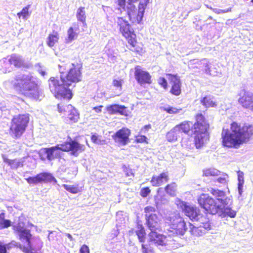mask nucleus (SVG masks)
<instances>
[{"mask_svg":"<svg viewBox=\"0 0 253 253\" xmlns=\"http://www.w3.org/2000/svg\"><path fill=\"white\" fill-rule=\"evenodd\" d=\"M223 11H224V13L231 12L232 11V8L230 7V8H228L226 9H223Z\"/></svg>","mask_w":253,"mask_h":253,"instance_id":"69168bd1","label":"nucleus"},{"mask_svg":"<svg viewBox=\"0 0 253 253\" xmlns=\"http://www.w3.org/2000/svg\"><path fill=\"white\" fill-rule=\"evenodd\" d=\"M238 191L240 196L243 192V184L244 183V173L242 171L238 172Z\"/></svg>","mask_w":253,"mask_h":253,"instance_id":"c9c22d12","label":"nucleus"},{"mask_svg":"<svg viewBox=\"0 0 253 253\" xmlns=\"http://www.w3.org/2000/svg\"><path fill=\"white\" fill-rule=\"evenodd\" d=\"M147 137L144 135H138L136 137V140L138 143H142L145 142L147 143L148 142L147 141Z\"/></svg>","mask_w":253,"mask_h":253,"instance_id":"13d9d810","label":"nucleus"},{"mask_svg":"<svg viewBox=\"0 0 253 253\" xmlns=\"http://www.w3.org/2000/svg\"><path fill=\"white\" fill-rule=\"evenodd\" d=\"M10 226H11V221L4 218L3 213L0 214V230L7 228Z\"/></svg>","mask_w":253,"mask_h":253,"instance_id":"f704fd0d","label":"nucleus"},{"mask_svg":"<svg viewBox=\"0 0 253 253\" xmlns=\"http://www.w3.org/2000/svg\"><path fill=\"white\" fill-rule=\"evenodd\" d=\"M66 235L69 239H70L71 241H72L73 240V237L71 234L67 233Z\"/></svg>","mask_w":253,"mask_h":253,"instance_id":"774afa93","label":"nucleus"},{"mask_svg":"<svg viewBox=\"0 0 253 253\" xmlns=\"http://www.w3.org/2000/svg\"><path fill=\"white\" fill-rule=\"evenodd\" d=\"M29 121V117L28 114L14 117L12 120L10 126L11 135L15 138L20 137L25 131Z\"/></svg>","mask_w":253,"mask_h":253,"instance_id":"1a4fd4ad","label":"nucleus"},{"mask_svg":"<svg viewBox=\"0 0 253 253\" xmlns=\"http://www.w3.org/2000/svg\"><path fill=\"white\" fill-rule=\"evenodd\" d=\"M130 134V131L129 129L123 128L117 131L112 137L119 146H125L129 142Z\"/></svg>","mask_w":253,"mask_h":253,"instance_id":"ddd939ff","label":"nucleus"},{"mask_svg":"<svg viewBox=\"0 0 253 253\" xmlns=\"http://www.w3.org/2000/svg\"><path fill=\"white\" fill-rule=\"evenodd\" d=\"M219 175L220 171L215 169L210 168L203 170V175L205 176L215 177Z\"/></svg>","mask_w":253,"mask_h":253,"instance_id":"72a5a7b5","label":"nucleus"},{"mask_svg":"<svg viewBox=\"0 0 253 253\" xmlns=\"http://www.w3.org/2000/svg\"><path fill=\"white\" fill-rule=\"evenodd\" d=\"M62 186L68 192L73 193V194H77L80 192V190L78 187V185H67V184H63Z\"/></svg>","mask_w":253,"mask_h":253,"instance_id":"ea45409f","label":"nucleus"},{"mask_svg":"<svg viewBox=\"0 0 253 253\" xmlns=\"http://www.w3.org/2000/svg\"><path fill=\"white\" fill-rule=\"evenodd\" d=\"M203 225H201L203 229L205 230V232L206 231H208L211 229V225L209 222V220L206 221V222H202Z\"/></svg>","mask_w":253,"mask_h":253,"instance_id":"4d7b16f0","label":"nucleus"},{"mask_svg":"<svg viewBox=\"0 0 253 253\" xmlns=\"http://www.w3.org/2000/svg\"><path fill=\"white\" fill-rule=\"evenodd\" d=\"M176 186L175 183H172L165 187V191L170 196H174L175 195Z\"/></svg>","mask_w":253,"mask_h":253,"instance_id":"58836bf2","label":"nucleus"},{"mask_svg":"<svg viewBox=\"0 0 253 253\" xmlns=\"http://www.w3.org/2000/svg\"><path fill=\"white\" fill-rule=\"evenodd\" d=\"M165 220L166 223L169 226L168 230L169 232V236L184 234L186 230V223L179 213H171L166 217Z\"/></svg>","mask_w":253,"mask_h":253,"instance_id":"6e6552de","label":"nucleus"},{"mask_svg":"<svg viewBox=\"0 0 253 253\" xmlns=\"http://www.w3.org/2000/svg\"><path fill=\"white\" fill-rule=\"evenodd\" d=\"M103 108L102 105H100L97 107H95L92 108V110L97 114L100 113L102 112V109Z\"/></svg>","mask_w":253,"mask_h":253,"instance_id":"e2e57ef3","label":"nucleus"},{"mask_svg":"<svg viewBox=\"0 0 253 253\" xmlns=\"http://www.w3.org/2000/svg\"><path fill=\"white\" fill-rule=\"evenodd\" d=\"M198 202L202 208L212 214L219 213L223 217L227 216L231 218H234L236 215L237 211L230 207L217 205L215 200L207 194L201 195Z\"/></svg>","mask_w":253,"mask_h":253,"instance_id":"423d86ee","label":"nucleus"},{"mask_svg":"<svg viewBox=\"0 0 253 253\" xmlns=\"http://www.w3.org/2000/svg\"><path fill=\"white\" fill-rule=\"evenodd\" d=\"M0 65L2 67V72L6 73L7 72H10L11 64L9 62V58H4L0 60Z\"/></svg>","mask_w":253,"mask_h":253,"instance_id":"473e14b6","label":"nucleus"},{"mask_svg":"<svg viewBox=\"0 0 253 253\" xmlns=\"http://www.w3.org/2000/svg\"><path fill=\"white\" fill-rule=\"evenodd\" d=\"M84 150V147L75 141H71L50 148L41 149L39 152L41 159L42 160L47 159L49 161L53 160L61 156V151H71V154L77 156L80 153Z\"/></svg>","mask_w":253,"mask_h":253,"instance_id":"20e7f679","label":"nucleus"},{"mask_svg":"<svg viewBox=\"0 0 253 253\" xmlns=\"http://www.w3.org/2000/svg\"><path fill=\"white\" fill-rule=\"evenodd\" d=\"M76 17L79 22L85 24L86 15L85 8L84 7H79L77 11Z\"/></svg>","mask_w":253,"mask_h":253,"instance_id":"2f4dec72","label":"nucleus"},{"mask_svg":"<svg viewBox=\"0 0 253 253\" xmlns=\"http://www.w3.org/2000/svg\"><path fill=\"white\" fill-rule=\"evenodd\" d=\"M79 26V23L75 22L68 29L65 39L66 43H70L78 38L80 33Z\"/></svg>","mask_w":253,"mask_h":253,"instance_id":"a211bd4d","label":"nucleus"},{"mask_svg":"<svg viewBox=\"0 0 253 253\" xmlns=\"http://www.w3.org/2000/svg\"><path fill=\"white\" fill-rule=\"evenodd\" d=\"M114 2L119 6L118 9L121 8L125 9L126 0H114Z\"/></svg>","mask_w":253,"mask_h":253,"instance_id":"3c124183","label":"nucleus"},{"mask_svg":"<svg viewBox=\"0 0 253 253\" xmlns=\"http://www.w3.org/2000/svg\"><path fill=\"white\" fill-rule=\"evenodd\" d=\"M80 251L81 253H89V248L85 245H84L81 247Z\"/></svg>","mask_w":253,"mask_h":253,"instance_id":"bf43d9fd","label":"nucleus"},{"mask_svg":"<svg viewBox=\"0 0 253 253\" xmlns=\"http://www.w3.org/2000/svg\"><path fill=\"white\" fill-rule=\"evenodd\" d=\"M120 114L124 116L128 115V110L124 106L120 105V108L118 110V112Z\"/></svg>","mask_w":253,"mask_h":253,"instance_id":"603ef678","label":"nucleus"},{"mask_svg":"<svg viewBox=\"0 0 253 253\" xmlns=\"http://www.w3.org/2000/svg\"><path fill=\"white\" fill-rule=\"evenodd\" d=\"M134 74L136 80L140 84L151 83V76L148 72L143 70L140 67H135Z\"/></svg>","mask_w":253,"mask_h":253,"instance_id":"dca6fc26","label":"nucleus"},{"mask_svg":"<svg viewBox=\"0 0 253 253\" xmlns=\"http://www.w3.org/2000/svg\"><path fill=\"white\" fill-rule=\"evenodd\" d=\"M169 180V174L167 172H165L161 173L159 175L153 176L151 183L153 186L158 187L167 183Z\"/></svg>","mask_w":253,"mask_h":253,"instance_id":"412c9836","label":"nucleus"},{"mask_svg":"<svg viewBox=\"0 0 253 253\" xmlns=\"http://www.w3.org/2000/svg\"><path fill=\"white\" fill-rule=\"evenodd\" d=\"M123 80L121 79H114L113 81V84L114 86L118 88L119 90L122 89Z\"/></svg>","mask_w":253,"mask_h":253,"instance_id":"8fccbe9b","label":"nucleus"},{"mask_svg":"<svg viewBox=\"0 0 253 253\" xmlns=\"http://www.w3.org/2000/svg\"><path fill=\"white\" fill-rule=\"evenodd\" d=\"M13 229L16 231L20 237V239L22 241H25L27 243V247L25 248L24 252L25 253H40L35 252L37 250H40L42 247V243L39 239H36V241L37 246H35L31 244L30 238L31 234L29 230L25 228V224L23 222H19L17 224L13 225Z\"/></svg>","mask_w":253,"mask_h":253,"instance_id":"0eeeda50","label":"nucleus"},{"mask_svg":"<svg viewBox=\"0 0 253 253\" xmlns=\"http://www.w3.org/2000/svg\"><path fill=\"white\" fill-rule=\"evenodd\" d=\"M39 72L42 76H44L45 75H46V71L43 70L42 69H39Z\"/></svg>","mask_w":253,"mask_h":253,"instance_id":"0e129e2a","label":"nucleus"},{"mask_svg":"<svg viewBox=\"0 0 253 253\" xmlns=\"http://www.w3.org/2000/svg\"><path fill=\"white\" fill-rule=\"evenodd\" d=\"M78 172V169L76 167H72L70 169H68V174L76 175Z\"/></svg>","mask_w":253,"mask_h":253,"instance_id":"6e6d98bb","label":"nucleus"},{"mask_svg":"<svg viewBox=\"0 0 253 253\" xmlns=\"http://www.w3.org/2000/svg\"><path fill=\"white\" fill-rule=\"evenodd\" d=\"M141 247L142 253H155L153 247L150 244H143L141 245Z\"/></svg>","mask_w":253,"mask_h":253,"instance_id":"37998d69","label":"nucleus"},{"mask_svg":"<svg viewBox=\"0 0 253 253\" xmlns=\"http://www.w3.org/2000/svg\"><path fill=\"white\" fill-rule=\"evenodd\" d=\"M196 122L193 124L191 122L185 121L180 125L176 126L179 128L180 134L182 132L194 135V140L197 148L205 145L209 139L208 130L209 125L202 114H198L196 117Z\"/></svg>","mask_w":253,"mask_h":253,"instance_id":"f03ea898","label":"nucleus"},{"mask_svg":"<svg viewBox=\"0 0 253 253\" xmlns=\"http://www.w3.org/2000/svg\"><path fill=\"white\" fill-rule=\"evenodd\" d=\"M136 234L137 236L139 241L141 243V245L143 244H147L149 243L145 242V235L146 233L142 225H138L137 229L135 230ZM150 244L151 245V243Z\"/></svg>","mask_w":253,"mask_h":253,"instance_id":"c85d7f7f","label":"nucleus"},{"mask_svg":"<svg viewBox=\"0 0 253 253\" xmlns=\"http://www.w3.org/2000/svg\"><path fill=\"white\" fill-rule=\"evenodd\" d=\"M164 110L170 114H183L184 112L182 108L173 107H165Z\"/></svg>","mask_w":253,"mask_h":253,"instance_id":"e433bc0d","label":"nucleus"},{"mask_svg":"<svg viewBox=\"0 0 253 253\" xmlns=\"http://www.w3.org/2000/svg\"><path fill=\"white\" fill-rule=\"evenodd\" d=\"M207 6L208 8L212 10V11L217 14L224 13V11H223V9L218 8H212L211 7H209L208 5Z\"/></svg>","mask_w":253,"mask_h":253,"instance_id":"680f3d73","label":"nucleus"},{"mask_svg":"<svg viewBox=\"0 0 253 253\" xmlns=\"http://www.w3.org/2000/svg\"><path fill=\"white\" fill-rule=\"evenodd\" d=\"M189 65H195V67L196 68H204L205 73L207 74L212 76L217 75V71L211 69V67L209 66V62L206 59L201 60L193 59L190 61Z\"/></svg>","mask_w":253,"mask_h":253,"instance_id":"2eb2a0df","label":"nucleus"},{"mask_svg":"<svg viewBox=\"0 0 253 253\" xmlns=\"http://www.w3.org/2000/svg\"><path fill=\"white\" fill-rule=\"evenodd\" d=\"M66 110L70 112L68 116V119L74 123L77 122L79 119V114L77 110L71 105L67 106Z\"/></svg>","mask_w":253,"mask_h":253,"instance_id":"a878e982","label":"nucleus"},{"mask_svg":"<svg viewBox=\"0 0 253 253\" xmlns=\"http://www.w3.org/2000/svg\"><path fill=\"white\" fill-rule=\"evenodd\" d=\"M211 193L216 198V200L220 203L221 205L223 206H227L232 202V200L230 197H225V192L222 191L211 189Z\"/></svg>","mask_w":253,"mask_h":253,"instance_id":"aec40b11","label":"nucleus"},{"mask_svg":"<svg viewBox=\"0 0 253 253\" xmlns=\"http://www.w3.org/2000/svg\"><path fill=\"white\" fill-rule=\"evenodd\" d=\"M59 39V34L57 32L53 31L50 34L46 39V43L49 47H53L56 44Z\"/></svg>","mask_w":253,"mask_h":253,"instance_id":"bb28decb","label":"nucleus"},{"mask_svg":"<svg viewBox=\"0 0 253 253\" xmlns=\"http://www.w3.org/2000/svg\"><path fill=\"white\" fill-rule=\"evenodd\" d=\"M159 84L163 86L164 88L166 89L167 87V82L166 80L163 77H160L158 80Z\"/></svg>","mask_w":253,"mask_h":253,"instance_id":"5fc2aeb1","label":"nucleus"},{"mask_svg":"<svg viewBox=\"0 0 253 253\" xmlns=\"http://www.w3.org/2000/svg\"><path fill=\"white\" fill-rule=\"evenodd\" d=\"M26 180L30 184H37L39 183H41L39 177V174H37L36 176L34 177H30L29 178H26Z\"/></svg>","mask_w":253,"mask_h":253,"instance_id":"de8ad7c7","label":"nucleus"},{"mask_svg":"<svg viewBox=\"0 0 253 253\" xmlns=\"http://www.w3.org/2000/svg\"><path fill=\"white\" fill-rule=\"evenodd\" d=\"M2 159L4 162L10 166L12 169H17L18 168L22 167L24 161L22 159L10 160L7 158L4 155H2Z\"/></svg>","mask_w":253,"mask_h":253,"instance_id":"5701e85b","label":"nucleus"},{"mask_svg":"<svg viewBox=\"0 0 253 253\" xmlns=\"http://www.w3.org/2000/svg\"><path fill=\"white\" fill-rule=\"evenodd\" d=\"M156 230L151 231L149 234L148 243H154L156 246H167L169 248L172 247L173 240L169 237L158 233Z\"/></svg>","mask_w":253,"mask_h":253,"instance_id":"9b49d317","label":"nucleus"},{"mask_svg":"<svg viewBox=\"0 0 253 253\" xmlns=\"http://www.w3.org/2000/svg\"><path fill=\"white\" fill-rule=\"evenodd\" d=\"M189 232L191 235L197 237L203 236L206 234L205 230L203 229L201 225L196 227L191 223L189 224Z\"/></svg>","mask_w":253,"mask_h":253,"instance_id":"393cba45","label":"nucleus"},{"mask_svg":"<svg viewBox=\"0 0 253 253\" xmlns=\"http://www.w3.org/2000/svg\"><path fill=\"white\" fill-rule=\"evenodd\" d=\"M91 141L98 145H104L105 143V140L102 139L101 136L98 135L93 134L91 137Z\"/></svg>","mask_w":253,"mask_h":253,"instance_id":"c03bdc74","label":"nucleus"},{"mask_svg":"<svg viewBox=\"0 0 253 253\" xmlns=\"http://www.w3.org/2000/svg\"><path fill=\"white\" fill-rule=\"evenodd\" d=\"M150 190L148 187L144 188L140 191V195L143 197H146L150 193Z\"/></svg>","mask_w":253,"mask_h":253,"instance_id":"864d4df0","label":"nucleus"},{"mask_svg":"<svg viewBox=\"0 0 253 253\" xmlns=\"http://www.w3.org/2000/svg\"><path fill=\"white\" fill-rule=\"evenodd\" d=\"M119 108L120 105L114 104L107 106L106 110L110 114H115L118 112Z\"/></svg>","mask_w":253,"mask_h":253,"instance_id":"a18cd8bd","label":"nucleus"},{"mask_svg":"<svg viewBox=\"0 0 253 253\" xmlns=\"http://www.w3.org/2000/svg\"><path fill=\"white\" fill-rule=\"evenodd\" d=\"M253 134V126L241 127L237 123L231 124L230 130L223 128L221 133L222 145L229 148H238L247 141Z\"/></svg>","mask_w":253,"mask_h":253,"instance_id":"7ed1b4c3","label":"nucleus"},{"mask_svg":"<svg viewBox=\"0 0 253 253\" xmlns=\"http://www.w3.org/2000/svg\"><path fill=\"white\" fill-rule=\"evenodd\" d=\"M144 211L146 213V218L148 217V216H149L150 214H156L155 213H154V212L155 211V209L153 207L149 206L146 207L144 209Z\"/></svg>","mask_w":253,"mask_h":253,"instance_id":"09e8293b","label":"nucleus"},{"mask_svg":"<svg viewBox=\"0 0 253 253\" xmlns=\"http://www.w3.org/2000/svg\"><path fill=\"white\" fill-rule=\"evenodd\" d=\"M9 59L10 63L15 67H20L24 65V60L19 55L13 54L9 57Z\"/></svg>","mask_w":253,"mask_h":253,"instance_id":"cd10ccee","label":"nucleus"},{"mask_svg":"<svg viewBox=\"0 0 253 253\" xmlns=\"http://www.w3.org/2000/svg\"><path fill=\"white\" fill-rule=\"evenodd\" d=\"M167 79L172 84L171 92L176 96L181 93V82L179 77L176 75L168 74L166 75Z\"/></svg>","mask_w":253,"mask_h":253,"instance_id":"f3484780","label":"nucleus"},{"mask_svg":"<svg viewBox=\"0 0 253 253\" xmlns=\"http://www.w3.org/2000/svg\"><path fill=\"white\" fill-rule=\"evenodd\" d=\"M0 253H7L6 245H4L1 242H0Z\"/></svg>","mask_w":253,"mask_h":253,"instance_id":"052dcab7","label":"nucleus"},{"mask_svg":"<svg viewBox=\"0 0 253 253\" xmlns=\"http://www.w3.org/2000/svg\"><path fill=\"white\" fill-rule=\"evenodd\" d=\"M62 108H63L62 106H60V104L58 105V110L59 112H60V113L62 112V111H63Z\"/></svg>","mask_w":253,"mask_h":253,"instance_id":"338daca9","label":"nucleus"},{"mask_svg":"<svg viewBox=\"0 0 253 253\" xmlns=\"http://www.w3.org/2000/svg\"><path fill=\"white\" fill-rule=\"evenodd\" d=\"M146 219L148 227L151 231L159 229L160 219L157 214H150Z\"/></svg>","mask_w":253,"mask_h":253,"instance_id":"4be33fe9","label":"nucleus"},{"mask_svg":"<svg viewBox=\"0 0 253 253\" xmlns=\"http://www.w3.org/2000/svg\"><path fill=\"white\" fill-rule=\"evenodd\" d=\"M150 0H140L138 5V20H142L145 10Z\"/></svg>","mask_w":253,"mask_h":253,"instance_id":"7c9ffc66","label":"nucleus"},{"mask_svg":"<svg viewBox=\"0 0 253 253\" xmlns=\"http://www.w3.org/2000/svg\"><path fill=\"white\" fill-rule=\"evenodd\" d=\"M180 134L178 127L175 126L167 133L166 138L169 142H174L177 140Z\"/></svg>","mask_w":253,"mask_h":253,"instance_id":"b1692460","label":"nucleus"},{"mask_svg":"<svg viewBox=\"0 0 253 253\" xmlns=\"http://www.w3.org/2000/svg\"><path fill=\"white\" fill-rule=\"evenodd\" d=\"M201 102L206 107H213L216 106L215 103L210 96H206L201 100Z\"/></svg>","mask_w":253,"mask_h":253,"instance_id":"4c0bfd02","label":"nucleus"},{"mask_svg":"<svg viewBox=\"0 0 253 253\" xmlns=\"http://www.w3.org/2000/svg\"><path fill=\"white\" fill-rule=\"evenodd\" d=\"M68 74L60 75V80L57 78L51 77L48 80L49 87L51 92L57 98L70 100L72 93L68 87L72 83H76L81 80L80 66L72 64Z\"/></svg>","mask_w":253,"mask_h":253,"instance_id":"f257e3e1","label":"nucleus"},{"mask_svg":"<svg viewBox=\"0 0 253 253\" xmlns=\"http://www.w3.org/2000/svg\"><path fill=\"white\" fill-rule=\"evenodd\" d=\"M134 2H129L128 1L126 8L124 10L126 11L127 14L129 18V20L133 23H139L141 20H138V10L137 11L135 6L133 4Z\"/></svg>","mask_w":253,"mask_h":253,"instance_id":"6ab92c4d","label":"nucleus"},{"mask_svg":"<svg viewBox=\"0 0 253 253\" xmlns=\"http://www.w3.org/2000/svg\"><path fill=\"white\" fill-rule=\"evenodd\" d=\"M117 23L120 27V31L123 36L127 40L128 42L132 46L135 47L136 43V35L130 29V26L128 22L123 18L119 17Z\"/></svg>","mask_w":253,"mask_h":253,"instance_id":"9d476101","label":"nucleus"},{"mask_svg":"<svg viewBox=\"0 0 253 253\" xmlns=\"http://www.w3.org/2000/svg\"><path fill=\"white\" fill-rule=\"evenodd\" d=\"M238 102L244 108L253 110V94L252 93L242 90L240 93Z\"/></svg>","mask_w":253,"mask_h":253,"instance_id":"4468645a","label":"nucleus"},{"mask_svg":"<svg viewBox=\"0 0 253 253\" xmlns=\"http://www.w3.org/2000/svg\"><path fill=\"white\" fill-rule=\"evenodd\" d=\"M39 174L41 182H54L57 183V180L51 174L47 172L41 173Z\"/></svg>","mask_w":253,"mask_h":253,"instance_id":"c756f323","label":"nucleus"},{"mask_svg":"<svg viewBox=\"0 0 253 253\" xmlns=\"http://www.w3.org/2000/svg\"><path fill=\"white\" fill-rule=\"evenodd\" d=\"M177 205L184 211L185 215L188 216L191 219L199 220L202 217L200 213V211L196 207L187 205L184 202L178 201Z\"/></svg>","mask_w":253,"mask_h":253,"instance_id":"f8f14e48","label":"nucleus"},{"mask_svg":"<svg viewBox=\"0 0 253 253\" xmlns=\"http://www.w3.org/2000/svg\"><path fill=\"white\" fill-rule=\"evenodd\" d=\"M30 7V5H28L26 7H24L21 12L17 13V16L20 18L21 16L24 19H27L30 16V14L28 11Z\"/></svg>","mask_w":253,"mask_h":253,"instance_id":"a19ab883","label":"nucleus"},{"mask_svg":"<svg viewBox=\"0 0 253 253\" xmlns=\"http://www.w3.org/2000/svg\"><path fill=\"white\" fill-rule=\"evenodd\" d=\"M59 72L62 75V74H65V71L66 70L67 68L70 69V68H72V65L69 63H65L63 62H62L61 64H59Z\"/></svg>","mask_w":253,"mask_h":253,"instance_id":"49530a36","label":"nucleus"},{"mask_svg":"<svg viewBox=\"0 0 253 253\" xmlns=\"http://www.w3.org/2000/svg\"><path fill=\"white\" fill-rule=\"evenodd\" d=\"M15 88L25 96L35 100L41 99L42 96V90L35 82V78L31 75H20L16 77Z\"/></svg>","mask_w":253,"mask_h":253,"instance_id":"39448f33","label":"nucleus"},{"mask_svg":"<svg viewBox=\"0 0 253 253\" xmlns=\"http://www.w3.org/2000/svg\"><path fill=\"white\" fill-rule=\"evenodd\" d=\"M218 176L219 177L214 180L215 182H217L219 183L225 184L227 183L229 181L228 175L226 173H220V175Z\"/></svg>","mask_w":253,"mask_h":253,"instance_id":"79ce46f5","label":"nucleus"}]
</instances>
